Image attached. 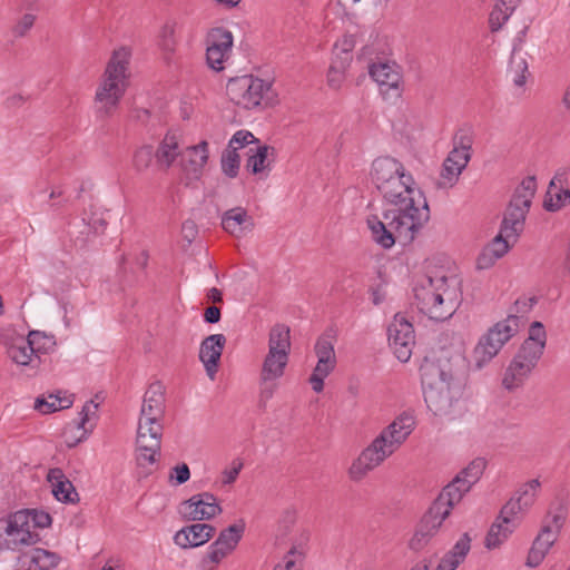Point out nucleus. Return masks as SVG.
I'll use <instances>...</instances> for the list:
<instances>
[{
	"label": "nucleus",
	"mask_w": 570,
	"mask_h": 570,
	"mask_svg": "<svg viewBox=\"0 0 570 570\" xmlns=\"http://www.w3.org/2000/svg\"><path fill=\"white\" fill-rule=\"evenodd\" d=\"M370 176L391 206L384 210L383 220L375 215L367 218L372 238L383 248H391L396 242L411 244L430 219L428 202L412 175L397 159L386 156L373 161Z\"/></svg>",
	"instance_id": "nucleus-1"
},
{
	"label": "nucleus",
	"mask_w": 570,
	"mask_h": 570,
	"mask_svg": "<svg viewBox=\"0 0 570 570\" xmlns=\"http://www.w3.org/2000/svg\"><path fill=\"white\" fill-rule=\"evenodd\" d=\"M417 309L434 321L450 318L459 306L458 282L444 269H428L413 286Z\"/></svg>",
	"instance_id": "nucleus-2"
},
{
	"label": "nucleus",
	"mask_w": 570,
	"mask_h": 570,
	"mask_svg": "<svg viewBox=\"0 0 570 570\" xmlns=\"http://www.w3.org/2000/svg\"><path fill=\"white\" fill-rule=\"evenodd\" d=\"M415 425L413 412L404 411L397 415L353 461L348 469L351 480L361 481L370 471L381 465L401 448Z\"/></svg>",
	"instance_id": "nucleus-3"
},
{
	"label": "nucleus",
	"mask_w": 570,
	"mask_h": 570,
	"mask_svg": "<svg viewBox=\"0 0 570 570\" xmlns=\"http://www.w3.org/2000/svg\"><path fill=\"white\" fill-rule=\"evenodd\" d=\"M425 403L435 415H446L462 395V383L448 358L424 357L420 366Z\"/></svg>",
	"instance_id": "nucleus-4"
},
{
	"label": "nucleus",
	"mask_w": 570,
	"mask_h": 570,
	"mask_svg": "<svg viewBox=\"0 0 570 570\" xmlns=\"http://www.w3.org/2000/svg\"><path fill=\"white\" fill-rule=\"evenodd\" d=\"M129 61L130 51L126 48L112 52L95 96L100 115L109 116L125 95L129 85Z\"/></svg>",
	"instance_id": "nucleus-5"
},
{
	"label": "nucleus",
	"mask_w": 570,
	"mask_h": 570,
	"mask_svg": "<svg viewBox=\"0 0 570 570\" xmlns=\"http://www.w3.org/2000/svg\"><path fill=\"white\" fill-rule=\"evenodd\" d=\"M226 95L232 102L244 109L273 106L277 97L271 81L252 75L229 79Z\"/></svg>",
	"instance_id": "nucleus-6"
},
{
	"label": "nucleus",
	"mask_w": 570,
	"mask_h": 570,
	"mask_svg": "<svg viewBox=\"0 0 570 570\" xmlns=\"http://www.w3.org/2000/svg\"><path fill=\"white\" fill-rule=\"evenodd\" d=\"M520 318L517 315H509L505 320L495 323L482 335L475 345L471 363L475 368H482L502 348V346L519 331Z\"/></svg>",
	"instance_id": "nucleus-7"
},
{
	"label": "nucleus",
	"mask_w": 570,
	"mask_h": 570,
	"mask_svg": "<svg viewBox=\"0 0 570 570\" xmlns=\"http://www.w3.org/2000/svg\"><path fill=\"white\" fill-rule=\"evenodd\" d=\"M535 190L537 180L534 176L524 178L515 188L500 228L505 237L515 239L522 232L525 215L530 209Z\"/></svg>",
	"instance_id": "nucleus-8"
},
{
	"label": "nucleus",
	"mask_w": 570,
	"mask_h": 570,
	"mask_svg": "<svg viewBox=\"0 0 570 570\" xmlns=\"http://www.w3.org/2000/svg\"><path fill=\"white\" fill-rule=\"evenodd\" d=\"M454 507L443 497L438 495L416 524L415 531L407 542L409 549L420 552L428 547L441 531L443 522L451 514Z\"/></svg>",
	"instance_id": "nucleus-9"
},
{
	"label": "nucleus",
	"mask_w": 570,
	"mask_h": 570,
	"mask_svg": "<svg viewBox=\"0 0 570 570\" xmlns=\"http://www.w3.org/2000/svg\"><path fill=\"white\" fill-rule=\"evenodd\" d=\"M487 461L484 459H474L442 489L439 495L443 497V499L448 500L453 505H456L464 494L470 491L472 485L479 481Z\"/></svg>",
	"instance_id": "nucleus-10"
},
{
	"label": "nucleus",
	"mask_w": 570,
	"mask_h": 570,
	"mask_svg": "<svg viewBox=\"0 0 570 570\" xmlns=\"http://www.w3.org/2000/svg\"><path fill=\"white\" fill-rule=\"evenodd\" d=\"M371 78L379 85L383 98L395 102L402 96L403 81L401 68L394 62H376L368 67Z\"/></svg>",
	"instance_id": "nucleus-11"
},
{
	"label": "nucleus",
	"mask_w": 570,
	"mask_h": 570,
	"mask_svg": "<svg viewBox=\"0 0 570 570\" xmlns=\"http://www.w3.org/2000/svg\"><path fill=\"white\" fill-rule=\"evenodd\" d=\"M541 356L539 348L531 351L528 346H521L504 373L503 386L508 390L521 386Z\"/></svg>",
	"instance_id": "nucleus-12"
},
{
	"label": "nucleus",
	"mask_w": 570,
	"mask_h": 570,
	"mask_svg": "<svg viewBox=\"0 0 570 570\" xmlns=\"http://www.w3.org/2000/svg\"><path fill=\"white\" fill-rule=\"evenodd\" d=\"M390 346L393 348L399 361L405 363L411 358L415 345L413 325L404 317L395 315L387 327Z\"/></svg>",
	"instance_id": "nucleus-13"
},
{
	"label": "nucleus",
	"mask_w": 570,
	"mask_h": 570,
	"mask_svg": "<svg viewBox=\"0 0 570 570\" xmlns=\"http://www.w3.org/2000/svg\"><path fill=\"white\" fill-rule=\"evenodd\" d=\"M206 43V59L208 66L216 71L223 70L224 62L229 58L232 52V32L223 28H214L207 35Z\"/></svg>",
	"instance_id": "nucleus-14"
},
{
	"label": "nucleus",
	"mask_w": 570,
	"mask_h": 570,
	"mask_svg": "<svg viewBox=\"0 0 570 570\" xmlns=\"http://www.w3.org/2000/svg\"><path fill=\"white\" fill-rule=\"evenodd\" d=\"M244 531L245 523L243 521L222 530L218 538L209 547V551L204 561L208 560L212 563L220 562L237 547Z\"/></svg>",
	"instance_id": "nucleus-15"
},
{
	"label": "nucleus",
	"mask_w": 570,
	"mask_h": 570,
	"mask_svg": "<svg viewBox=\"0 0 570 570\" xmlns=\"http://www.w3.org/2000/svg\"><path fill=\"white\" fill-rule=\"evenodd\" d=\"M28 515L22 511H17L3 521V531L13 548L18 546H31L37 543L40 538L39 534L31 531L28 525Z\"/></svg>",
	"instance_id": "nucleus-16"
},
{
	"label": "nucleus",
	"mask_w": 570,
	"mask_h": 570,
	"mask_svg": "<svg viewBox=\"0 0 570 570\" xmlns=\"http://www.w3.org/2000/svg\"><path fill=\"white\" fill-rule=\"evenodd\" d=\"M220 512L222 508L217 499L209 492L193 495L183 503L181 510L183 515L193 521L208 520Z\"/></svg>",
	"instance_id": "nucleus-17"
},
{
	"label": "nucleus",
	"mask_w": 570,
	"mask_h": 570,
	"mask_svg": "<svg viewBox=\"0 0 570 570\" xmlns=\"http://www.w3.org/2000/svg\"><path fill=\"white\" fill-rule=\"evenodd\" d=\"M140 433L136 438V462L140 469V473L145 476L149 475L156 466L160 455L161 438L146 436Z\"/></svg>",
	"instance_id": "nucleus-18"
},
{
	"label": "nucleus",
	"mask_w": 570,
	"mask_h": 570,
	"mask_svg": "<svg viewBox=\"0 0 570 570\" xmlns=\"http://www.w3.org/2000/svg\"><path fill=\"white\" fill-rule=\"evenodd\" d=\"M226 345L224 334H212L203 340L199 346V360L210 380L215 379L218 364Z\"/></svg>",
	"instance_id": "nucleus-19"
},
{
	"label": "nucleus",
	"mask_w": 570,
	"mask_h": 570,
	"mask_svg": "<svg viewBox=\"0 0 570 570\" xmlns=\"http://www.w3.org/2000/svg\"><path fill=\"white\" fill-rule=\"evenodd\" d=\"M184 142L175 131H168L159 142L155 163L159 170H168L176 161L179 164Z\"/></svg>",
	"instance_id": "nucleus-20"
},
{
	"label": "nucleus",
	"mask_w": 570,
	"mask_h": 570,
	"mask_svg": "<svg viewBox=\"0 0 570 570\" xmlns=\"http://www.w3.org/2000/svg\"><path fill=\"white\" fill-rule=\"evenodd\" d=\"M208 144L203 140L195 146H186L184 144L179 166L184 171L190 174L198 179L202 175L203 168L208 160Z\"/></svg>",
	"instance_id": "nucleus-21"
},
{
	"label": "nucleus",
	"mask_w": 570,
	"mask_h": 570,
	"mask_svg": "<svg viewBox=\"0 0 570 570\" xmlns=\"http://www.w3.org/2000/svg\"><path fill=\"white\" fill-rule=\"evenodd\" d=\"M215 527L207 523H194L179 530L174 541L177 546L188 549L199 547L208 542L215 534Z\"/></svg>",
	"instance_id": "nucleus-22"
},
{
	"label": "nucleus",
	"mask_w": 570,
	"mask_h": 570,
	"mask_svg": "<svg viewBox=\"0 0 570 570\" xmlns=\"http://www.w3.org/2000/svg\"><path fill=\"white\" fill-rule=\"evenodd\" d=\"M165 414V389L159 382L149 385L142 400L140 417L161 420Z\"/></svg>",
	"instance_id": "nucleus-23"
},
{
	"label": "nucleus",
	"mask_w": 570,
	"mask_h": 570,
	"mask_svg": "<svg viewBox=\"0 0 570 570\" xmlns=\"http://www.w3.org/2000/svg\"><path fill=\"white\" fill-rule=\"evenodd\" d=\"M222 227L228 234L239 238L254 228V219L243 207H234L222 216Z\"/></svg>",
	"instance_id": "nucleus-24"
},
{
	"label": "nucleus",
	"mask_w": 570,
	"mask_h": 570,
	"mask_svg": "<svg viewBox=\"0 0 570 570\" xmlns=\"http://www.w3.org/2000/svg\"><path fill=\"white\" fill-rule=\"evenodd\" d=\"M470 161V156L462 155L461 151L451 150L443 163V168L441 171V178L438 181L439 188H449L453 187L463 169L466 167Z\"/></svg>",
	"instance_id": "nucleus-25"
},
{
	"label": "nucleus",
	"mask_w": 570,
	"mask_h": 570,
	"mask_svg": "<svg viewBox=\"0 0 570 570\" xmlns=\"http://www.w3.org/2000/svg\"><path fill=\"white\" fill-rule=\"evenodd\" d=\"M98 406L99 404L95 400L86 402L79 413V421L66 428L65 435L67 436L68 446H75L87 438L89 431L86 429V424L89 422L90 416L96 414Z\"/></svg>",
	"instance_id": "nucleus-26"
},
{
	"label": "nucleus",
	"mask_w": 570,
	"mask_h": 570,
	"mask_svg": "<svg viewBox=\"0 0 570 570\" xmlns=\"http://www.w3.org/2000/svg\"><path fill=\"white\" fill-rule=\"evenodd\" d=\"M509 238L504 233H500L489 243L480 253L476 259L479 269L492 267L498 259L503 257L510 249Z\"/></svg>",
	"instance_id": "nucleus-27"
},
{
	"label": "nucleus",
	"mask_w": 570,
	"mask_h": 570,
	"mask_svg": "<svg viewBox=\"0 0 570 570\" xmlns=\"http://www.w3.org/2000/svg\"><path fill=\"white\" fill-rule=\"evenodd\" d=\"M557 535L556 531L552 530L550 524H544L541 529V532L538 534L533 544L529 551L527 558V566L537 567L544 559L546 554L556 542Z\"/></svg>",
	"instance_id": "nucleus-28"
},
{
	"label": "nucleus",
	"mask_w": 570,
	"mask_h": 570,
	"mask_svg": "<svg viewBox=\"0 0 570 570\" xmlns=\"http://www.w3.org/2000/svg\"><path fill=\"white\" fill-rule=\"evenodd\" d=\"M8 356L12 362L21 366L36 368L40 364V356L33 352V347L24 337H19L8 346Z\"/></svg>",
	"instance_id": "nucleus-29"
},
{
	"label": "nucleus",
	"mask_w": 570,
	"mask_h": 570,
	"mask_svg": "<svg viewBox=\"0 0 570 570\" xmlns=\"http://www.w3.org/2000/svg\"><path fill=\"white\" fill-rule=\"evenodd\" d=\"M48 480L52 484V493L58 501L75 503L79 500L76 488L60 469H51L48 473Z\"/></svg>",
	"instance_id": "nucleus-30"
},
{
	"label": "nucleus",
	"mask_w": 570,
	"mask_h": 570,
	"mask_svg": "<svg viewBox=\"0 0 570 570\" xmlns=\"http://www.w3.org/2000/svg\"><path fill=\"white\" fill-rule=\"evenodd\" d=\"M289 360L288 354L267 352L261 370L259 379L262 382H275L281 379Z\"/></svg>",
	"instance_id": "nucleus-31"
},
{
	"label": "nucleus",
	"mask_w": 570,
	"mask_h": 570,
	"mask_svg": "<svg viewBox=\"0 0 570 570\" xmlns=\"http://www.w3.org/2000/svg\"><path fill=\"white\" fill-rule=\"evenodd\" d=\"M471 549V538L463 533L453 548L441 559L436 570H455L465 559Z\"/></svg>",
	"instance_id": "nucleus-32"
},
{
	"label": "nucleus",
	"mask_w": 570,
	"mask_h": 570,
	"mask_svg": "<svg viewBox=\"0 0 570 570\" xmlns=\"http://www.w3.org/2000/svg\"><path fill=\"white\" fill-rule=\"evenodd\" d=\"M73 404L72 395H60V392L49 393L47 396H39L35 402V410L42 414L53 413L59 410L69 409Z\"/></svg>",
	"instance_id": "nucleus-33"
},
{
	"label": "nucleus",
	"mask_w": 570,
	"mask_h": 570,
	"mask_svg": "<svg viewBox=\"0 0 570 570\" xmlns=\"http://www.w3.org/2000/svg\"><path fill=\"white\" fill-rule=\"evenodd\" d=\"M268 352L291 353V330L285 324H275L268 334Z\"/></svg>",
	"instance_id": "nucleus-34"
},
{
	"label": "nucleus",
	"mask_w": 570,
	"mask_h": 570,
	"mask_svg": "<svg viewBox=\"0 0 570 570\" xmlns=\"http://www.w3.org/2000/svg\"><path fill=\"white\" fill-rule=\"evenodd\" d=\"M249 154L246 167L257 175L268 167V157L275 155V148L267 145L256 146L255 148H249Z\"/></svg>",
	"instance_id": "nucleus-35"
},
{
	"label": "nucleus",
	"mask_w": 570,
	"mask_h": 570,
	"mask_svg": "<svg viewBox=\"0 0 570 570\" xmlns=\"http://www.w3.org/2000/svg\"><path fill=\"white\" fill-rule=\"evenodd\" d=\"M520 0H501L495 4L489 17V26L492 32L499 31L513 13Z\"/></svg>",
	"instance_id": "nucleus-36"
},
{
	"label": "nucleus",
	"mask_w": 570,
	"mask_h": 570,
	"mask_svg": "<svg viewBox=\"0 0 570 570\" xmlns=\"http://www.w3.org/2000/svg\"><path fill=\"white\" fill-rule=\"evenodd\" d=\"M568 204H570V189L559 188L554 180H551L543 202L544 209L558 212Z\"/></svg>",
	"instance_id": "nucleus-37"
},
{
	"label": "nucleus",
	"mask_w": 570,
	"mask_h": 570,
	"mask_svg": "<svg viewBox=\"0 0 570 570\" xmlns=\"http://www.w3.org/2000/svg\"><path fill=\"white\" fill-rule=\"evenodd\" d=\"M517 524L512 523H503L502 520L497 519V521L491 525L487 537H485V547L488 549L498 548L503 541L508 539V537L514 531Z\"/></svg>",
	"instance_id": "nucleus-38"
},
{
	"label": "nucleus",
	"mask_w": 570,
	"mask_h": 570,
	"mask_svg": "<svg viewBox=\"0 0 570 570\" xmlns=\"http://www.w3.org/2000/svg\"><path fill=\"white\" fill-rule=\"evenodd\" d=\"M336 364V360L317 361V364L309 377L312 389L316 393H321L324 389V380L331 374Z\"/></svg>",
	"instance_id": "nucleus-39"
},
{
	"label": "nucleus",
	"mask_w": 570,
	"mask_h": 570,
	"mask_svg": "<svg viewBox=\"0 0 570 570\" xmlns=\"http://www.w3.org/2000/svg\"><path fill=\"white\" fill-rule=\"evenodd\" d=\"M156 150L151 145L138 147L132 155V167L137 173H144L150 168L155 159Z\"/></svg>",
	"instance_id": "nucleus-40"
},
{
	"label": "nucleus",
	"mask_w": 570,
	"mask_h": 570,
	"mask_svg": "<svg viewBox=\"0 0 570 570\" xmlns=\"http://www.w3.org/2000/svg\"><path fill=\"white\" fill-rule=\"evenodd\" d=\"M513 83L522 87L527 81L528 62L520 55L512 53L508 70Z\"/></svg>",
	"instance_id": "nucleus-41"
},
{
	"label": "nucleus",
	"mask_w": 570,
	"mask_h": 570,
	"mask_svg": "<svg viewBox=\"0 0 570 570\" xmlns=\"http://www.w3.org/2000/svg\"><path fill=\"white\" fill-rule=\"evenodd\" d=\"M521 346H528L531 351H537L539 348V354H543L546 346V331L540 322L532 323L529 330V337Z\"/></svg>",
	"instance_id": "nucleus-42"
},
{
	"label": "nucleus",
	"mask_w": 570,
	"mask_h": 570,
	"mask_svg": "<svg viewBox=\"0 0 570 570\" xmlns=\"http://www.w3.org/2000/svg\"><path fill=\"white\" fill-rule=\"evenodd\" d=\"M28 342L33 347V352L39 355V353H47L52 350L56 345L53 335H47L40 331H31L27 337Z\"/></svg>",
	"instance_id": "nucleus-43"
},
{
	"label": "nucleus",
	"mask_w": 570,
	"mask_h": 570,
	"mask_svg": "<svg viewBox=\"0 0 570 570\" xmlns=\"http://www.w3.org/2000/svg\"><path fill=\"white\" fill-rule=\"evenodd\" d=\"M31 551L37 570H50L60 561V557L55 552L41 548H32Z\"/></svg>",
	"instance_id": "nucleus-44"
},
{
	"label": "nucleus",
	"mask_w": 570,
	"mask_h": 570,
	"mask_svg": "<svg viewBox=\"0 0 570 570\" xmlns=\"http://www.w3.org/2000/svg\"><path fill=\"white\" fill-rule=\"evenodd\" d=\"M525 509L521 501L517 499V497H512L501 509L499 520H502L503 523L517 524L519 522L518 514Z\"/></svg>",
	"instance_id": "nucleus-45"
},
{
	"label": "nucleus",
	"mask_w": 570,
	"mask_h": 570,
	"mask_svg": "<svg viewBox=\"0 0 570 570\" xmlns=\"http://www.w3.org/2000/svg\"><path fill=\"white\" fill-rule=\"evenodd\" d=\"M176 21L168 20L164 23V26L160 29L159 32V45L163 48V50L167 52H173L176 47Z\"/></svg>",
	"instance_id": "nucleus-46"
},
{
	"label": "nucleus",
	"mask_w": 570,
	"mask_h": 570,
	"mask_svg": "<svg viewBox=\"0 0 570 570\" xmlns=\"http://www.w3.org/2000/svg\"><path fill=\"white\" fill-rule=\"evenodd\" d=\"M540 482L538 479L530 480L524 483L515 493L519 501L522 502L524 508H529L533 504L537 493L540 489Z\"/></svg>",
	"instance_id": "nucleus-47"
},
{
	"label": "nucleus",
	"mask_w": 570,
	"mask_h": 570,
	"mask_svg": "<svg viewBox=\"0 0 570 570\" xmlns=\"http://www.w3.org/2000/svg\"><path fill=\"white\" fill-rule=\"evenodd\" d=\"M348 66L350 65L346 63V59H333L327 73V82L330 87L334 89L340 88L344 78V72Z\"/></svg>",
	"instance_id": "nucleus-48"
},
{
	"label": "nucleus",
	"mask_w": 570,
	"mask_h": 570,
	"mask_svg": "<svg viewBox=\"0 0 570 570\" xmlns=\"http://www.w3.org/2000/svg\"><path fill=\"white\" fill-rule=\"evenodd\" d=\"M237 147L226 150L222 157V169L230 178L236 177L239 168V156L236 153Z\"/></svg>",
	"instance_id": "nucleus-49"
},
{
	"label": "nucleus",
	"mask_w": 570,
	"mask_h": 570,
	"mask_svg": "<svg viewBox=\"0 0 570 570\" xmlns=\"http://www.w3.org/2000/svg\"><path fill=\"white\" fill-rule=\"evenodd\" d=\"M303 552L293 547L283 558V562L277 563L273 570H301Z\"/></svg>",
	"instance_id": "nucleus-50"
},
{
	"label": "nucleus",
	"mask_w": 570,
	"mask_h": 570,
	"mask_svg": "<svg viewBox=\"0 0 570 570\" xmlns=\"http://www.w3.org/2000/svg\"><path fill=\"white\" fill-rule=\"evenodd\" d=\"M28 515V525L30 528H48L51 524V515L48 512L39 510H21Z\"/></svg>",
	"instance_id": "nucleus-51"
},
{
	"label": "nucleus",
	"mask_w": 570,
	"mask_h": 570,
	"mask_svg": "<svg viewBox=\"0 0 570 570\" xmlns=\"http://www.w3.org/2000/svg\"><path fill=\"white\" fill-rule=\"evenodd\" d=\"M140 433L147 434L146 436H163V424L161 420H146V419H139L138 422V429H137V435H140Z\"/></svg>",
	"instance_id": "nucleus-52"
},
{
	"label": "nucleus",
	"mask_w": 570,
	"mask_h": 570,
	"mask_svg": "<svg viewBox=\"0 0 570 570\" xmlns=\"http://www.w3.org/2000/svg\"><path fill=\"white\" fill-rule=\"evenodd\" d=\"M472 147V137L466 130H459L453 138V151H461L463 157L470 156Z\"/></svg>",
	"instance_id": "nucleus-53"
},
{
	"label": "nucleus",
	"mask_w": 570,
	"mask_h": 570,
	"mask_svg": "<svg viewBox=\"0 0 570 570\" xmlns=\"http://www.w3.org/2000/svg\"><path fill=\"white\" fill-rule=\"evenodd\" d=\"M354 48V39L352 36H345L335 43V51L341 50V53H335V58L346 59V63L350 65L352 57L351 52Z\"/></svg>",
	"instance_id": "nucleus-54"
},
{
	"label": "nucleus",
	"mask_w": 570,
	"mask_h": 570,
	"mask_svg": "<svg viewBox=\"0 0 570 570\" xmlns=\"http://www.w3.org/2000/svg\"><path fill=\"white\" fill-rule=\"evenodd\" d=\"M36 16L32 13L23 14L12 28L14 37H24L29 30L33 27Z\"/></svg>",
	"instance_id": "nucleus-55"
},
{
	"label": "nucleus",
	"mask_w": 570,
	"mask_h": 570,
	"mask_svg": "<svg viewBox=\"0 0 570 570\" xmlns=\"http://www.w3.org/2000/svg\"><path fill=\"white\" fill-rule=\"evenodd\" d=\"M315 353L318 361H331L335 358V352L332 343L327 340L320 338L315 344Z\"/></svg>",
	"instance_id": "nucleus-56"
},
{
	"label": "nucleus",
	"mask_w": 570,
	"mask_h": 570,
	"mask_svg": "<svg viewBox=\"0 0 570 570\" xmlns=\"http://www.w3.org/2000/svg\"><path fill=\"white\" fill-rule=\"evenodd\" d=\"M258 142V139L254 137L250 131L247 130H238L234 134L229 141V147L233 148L236 144L238 147H245L249 144Z\"/></svg>",
	"instance_id": "nucleus-57"
},
{
	"label": "nucleus",
	"mask_w": 570,
	"mask_h": 570,
	"mask_svg": "<svg viewBox=\"0 0 570 570\" xmlns=\"http://www.w3.org/2000/svg\"><path fill=\"white\" fill-rule=\"evenodd\" d=\"M16 570H37L31 549L18 556Z\"/></svg>",
	"instance_id": "nucleus-58"
},
{
	"label": "nucleus",
	"mask_w": 570,
	"mask_h": 570,
	"mask_svg": "<svg viewBox=\"0 0 570 570\" xmlns=\"http://www.w3.org/2000/svg\"><path fill=\"white\" fill-rule=\"evenodd\" d=\"M242 469L243 462L239 460H234L232 466L223 471V483L230 484L235 482Z\"/></svg>",
	"instance_id": "nucleus-59"
},
{
	"label": "nucleus",
	"mask_w": 570,
	"mask_h": 570,
	"mask_svg": "<svg viewBox=\"0 0 570 570\" xmlns=\"http://www.w3.org/2000/svg\"><path fill=\"white\" fill-rule=\"evenodd\" d=\"M385 281H381L376 285H371L368 293L371 294L372 303L377 306L385 301L386 292L384 289Z\"/></svg>",
	"instance_id": "nucleus-60"
},
{
	"label": "nucleus",
	"mask_w": 570,
	"mask_h": 570,
	"mask_svg": "<svg viewBox=\"0 0 570 570\" xmlns=\"http://www.w3.org/2000/svg\"><path fill=\"white\" fill-rule=\"evenodd\" d=\"M535 303V297H522L515 301L514 307L517 313L525 314L533 307Z\"/></svg>",
	"instance_id": "nucleus-61"
},
{
	"label": "nucleus",
	"mask_w": 570,
	"mask_h": 570,
	"mask_svg": "<svg viewBox=\"0 0 570 570\" xmlns=\"http://www.w3.org/2000/svg\"><path fill=\"white\" fill-rule=\"evenodd\" d=\"M276 384L275 382H262L261 381V393L259 399L262 403H266L268 400L272 399L274 391H275Z\"/></svg>",
	"instance_id": "nucleus-62"
},
{
	"label": "nucleus",
	"mask_w": 570,
	"mask_h": 570,
	"mask_svg": "<svg viewBox=\"0 0 570 570\" xmlns=\"http://www.w3.org/2000/svg\"><path fill=\"white\" fill-rule=\"evenodd\" d=\"M220 308L217 306H209L205 309L204 320L206 323L216 324L220 321Z\"/></svg>",
	"instance_id": "nucleus-63"
},
{
	"label": "nucleus",
	"mask_w": 570,
	"mask_h": 570,
	"mask_svg": "<svg viewBox=\"0 0 570 570\" xmlns=\"http://www.w3.org/2000/svg\"><path fill=\"white\" fill-rule=\"evenodd\" d=\"M183 236L188 243H191L197 235V228L193 220H186L181 227Z\"/></svg>",
	"instance_id": "nucleus-64"
}]
</instances>
